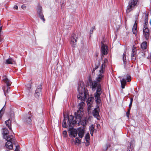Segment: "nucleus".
<instances>
[{
	"instance_id": "52",
	"label": "nucleus",
	"mask_w": 151,
	"mask_h": 151,
	"mask_svg": "<svg viewBox=\"0 0 151 151\" xmlns=\"http://www.w3.org/2000/svg\"><path fill=\"white\" fill-rule=\"evenodd\" d=\"M16 149L17 148V146H16Z\"/></svg>"
},
{
	"instance_id": "36",
	"label": "nucleus",
	"mask_w": 151,
	"mask_h": 151,
	"mask_svg": "<svg viewBox=\"0 0 151 151\" xmlns=\"http://www.w3.org/2000/svg\"><path fill=\"white\" fill-rule=\"evenodd\" d=\"M103 64L102 65L101 68L99 70V74H103V73L104 72V68H103Z\"/></svg>"
},
{
	"instance_id": "47",
	"label": "nucleus",
	"mask_w": 151,
	"mask_h": 151,
	"mask_svg": "<svg viewBox=\"0 0 151 151\" xmlns=\"http://www.w3.org/2000/svg\"><path fill=\"white\" fill-rule=\"evenodd\" d=\"M133 99L132 98H131L130 99V102H131L132 103L133 101Z\"/></svg>"
},
{
	"instance_id": "44",
	"label": "nucleus",
	"mask_w": 151,
	"mask_h": 151,
	"mask_svg": "<svg viewBox=\"0 0 151 151\" xmlns=\"http://www.w3.org/2000/svg\"><path fill=\"white\" fill-rule=\"evenodd\" d=\"M14 7L16 9H18V6L17 5L14 6Z\"/></svg>"
},
{
	"instance_id": "17",
	"label": "nucleus",
	"mask_w": 151,
	"mask_h": 151,
	"mask_svg": "<svg viewBox=\"0 0 151 151\" xmlns=\"http://www.w3.org/2000/svg\"><path fill=\"white\" fill-rule=\"evenodd\" d=\"M91 118L90 117L84 118L81 121V125L83 127L86 126L87 123L89 122V121H90Z\"/></svg>"
},
{
	"instance_id": "32",
	"label": "nucleus",
	"mask_w": 151,
	"mask_h": 151,
	"mask_svg": "<svg viewBox=\"0 0 151 151\" xmlns=\"http://www.w3.org/2000/svg\"><path fill=\"white\" fill-rule=\"evenodd\" d=\"M123 60L124 62V65L125 64H126V54L124 53L123 54Z\"/></svg>"
},
{
	"instance_id": "30",
	"label": "nucleus",
	"mask_w": 151,
	"mask_h": 151,
	"mask_svg": "<svg viewBox=\"0 0 151 151\" xmlns=\"http://www.w3.org/2000/svg\"><path fill=\"white\" fill-rule=\"evenodd\" d=\"M89 129L90 132H94L95 130L94 125L92 124L89 127Z\"/></svg>"
},
{
	"instance_id": "51",
	"label": "nucleus",
	"mask_w": 151,
	"mask_h": 151,
	"mask_svg": "<svg viewBox=\"0 0 151 151\" xmlns=\"http://www.w3.org/2000/svg\"><path fill=\"white\" fill-rule=\"evenodd\" d=\"M118 44L119 45H120V44L119 42H118Z\"/></svg>"
},
{
	"instance_id": "16",
	"label": "nucleus",
	"mask_w": 151,
	"mask_h": 151,
	"mask_svg": "<svg viewBox=\"0 0 151 151\" xmlns=\"http://www.w3.org/2000/svg\"><path fill=\"white\" fill-rule=\"evenodd\" d=\"M69 133L70 135V136L75 137L77 135L78 131L75 129H72L69 132Z\"/></svg>"
},
{
	"instance_id": "14",
	"label": "nucleus",
	"mask_w": 151,
	"mask_h": 151,
	"mask_svg": "<svg viewBox=\"0 0 151 151\" xmlns=\"http://www.w3.org/2000/svg\"><path fill=\"white\" fill-rule=\"evenodd\" d=\"M32 116L31 113L29 112L28 114L24 118V122L26 123H30L32 121L31 118Z\"/></svg>"
},
{
	"instance_id": "22",
	"label": "nucleus",
	"mask_w": 151,
	"mask_h": 151,
	"mask_svg": "<svg viewBox=\"0 0 151 151\" xmlns=\"http://www.w3.org/2000/svg\"><path fill=\"white\" fill-rule=\"evenodd\" d=\"M9 133V131L8 129H4L3 132V137L4 139H6L9 137L10 135L8 134Z\"/></svg>"
},
{
	"instance_id": "11",
	"label": "nucleus",
	"mask_w": 151,
	"mask_h": 151,
	"mask_svg": "<svg viewBox=\"0 0 151 151\" xmlns=\"http://www.w3.org/2000/svg\"><path fill=\"white\" fill-rule=\"evenodd\" d=\"M137 49L136 48H132V52L131 54V59L132 60L135 61L137 55Z\"/></svg>"
},
{
	"instance_id": "45",
	"label": "nucleus",
	"mask_w": 151,
	"mask_h": 151,
	"mask_svg": "<svg viewBox=\"0 0 151 151\" xmlns=\"http://www.w3.org/2000/svg\"><path fill=\"white\" fill-rule=\"evenodd\" d=\"M3 91H4V95H5V96H6V92H5V88H3Z\"/></svg>"
},
{
	"instance_id": "6",
	"label": "nucleus",
	"mask_w": 151,
	"mask_h": 151,
	"mask_svg": "<svg viewBox=\"0 0 151 151\" xmlns=\"http://www.w3.org/2000/svg\"><path fill=\"white\" fill-rule=\"evenodd\" d=\"M78 39V36L75 34H73L70 38V44L73 46H75L77 44V40Z\"/></svg>"
},
{
	"instance_id": "5",
	"label": "nucleus",
	"mask_w": 151,
	"mask_h": 151,
	"mask_svg": "<svg viewBox=\"0 0 151 151\" xmlns=\"http://www.w3.org/2000/svg\"><path fill=\"white\" fill-rule=\"evenodd\" d=\"M147 24H144L143 29V33L146 40H147L149 37V30L147 27Z\"/></svg>"
},
{
	"instance_id": "9",
	"label": "nucleus",
	"mask_w": 151,
	"mask_h": 151,
	"mask_svg": "<svg viewBox=\"0 0 151 151\" xmlns=\"http://www.w3.org/2000/svg\"><path fill=\"white\" fill-rule=\"evenodd\" d=\"M37 13L40 19L42 20L44 22H45V19L44 18V15L42 14V7L40 5H38L37 8Z\"/></svg>"
},
{
	"instance_id": "3",
	"label": "nucleus",
	"mask_w": 151,
	"mask_h": 151,
	"mask_svg": "<svg viewBox=\"0 0 151 151\" xmlns=\"http://www.w3.org/2000/svg\"><path fill=\"white\" fill-rule=\"evenodd\" d=\"M138 0H130L127 8L126 12L129 13L137 6Z\"/></svg>"
},
{
	"instance_id": "27",
	"label": "nucleus",
	"mask_w": 151,
	"mask_h": 151,
	"mask_svg": "<svg viewBox=\"0 0 151 151\" xmlns=\"http://www.w3.org/2000/svg\"><path fill=\"white\" fill-rule=\"evenodd\" d=\"M90 139L89 134L88 133H87L85 136V139L86 140V142L88 143V145H89V140ZM86 146H87V145H86Z\"/></svg>"
},
{
	"instance_id": "40",
	"label": "nucleus",
	"mask_w": 151,
	"mask_h": 151,
	"mask_svg": "<svg viewBox=\"0 0 151 151\" xmlns=\"http://www.w3.org/2000/svg\"><path fill=\"white\" fill-rule=\"evenodd\" d=\"M5 108H4V106L0 111V118L2 117V114H1L2 111L3 112L5 110Z\"/></svg>"
},
{
	"instance_id": "35",
	"label": "nucleus",
	"mask_w": 151,
	"mask_h": 151,
	"mask_svg": "<svg viewBox=\"0 0 151 151\" xmlns=\"http://www.w3.org/2000/svg\"><path fill=\"white\" fill-rule=\"evenodd\" d=\"M101 47H108V46L105 44V42H104L101 41Z\"/></svg>"
},
{
	"instance_id": "20",
	"label": "nucleus",
	"mask_w": 151,
	"mask_h": 151,
	"mask_svg": "<svg viewBox=\"0 0 151 151\" xmlns=\"http://www.w3.org/2000/svg\"><path fill=\"white\" fill-rule=\"evenodd\" d=\"M84 105L85 103L83 101L79 103L78 105L79 110L78 111H80V113L82 112L83 111V106Z\"/></svg>"
},
{
	"instance_id": "10",
	"label": "nucleus",
	"mask_w": 151,
	"mask_h": 151,
	"mask_svg": "<svg viewBox=\"0 0 151 151\" xmlns=\"http://www.w3.org/2000/svg\"><path fill=\"white\" fill-rule=\"evenodd\" d=\"M89 84L90 86L93 91H95L96 89L97 86L98 87V85L100 84L96 80L93 81L92 80L90 81Z\"/></svg>"
},
{
	"instance_id": "24",
	"label": "nucleus",
	"mask_w": 151,
	"mask_h": 151,
	"mask_svg": "<svg viewBox=\"0 0 151 151\" xmlns=\"http://www.w3.org/2000/svg\"><path fill=\"white\" fill-rule=\"evenodd\" d=\"M108 49L107 48H101V51L102 55H106L108 53Z\"/></svg>"
},
{
	"instance_id": "53",
	"label": "nucleus",
	"mask_w": 151,
	"mask_h": 151,
	"mask_svg": "<svg viewBox=\"0 0 151 151\" xmlns=\"http://www.w3.org/2000/svg\"><path fill=\"white\" fill-rule=\"evenodd\" d=\"M10 151L9 150H7V151Z\"/></svg>"
},
{
	"instance_id": "42",
	"label": "nucleus",
	"mask_w": 151,
	"mask_h": 151,
	"mask_svg": "<svg viewBox=\"0 0 151 151\" xmlns=\"http://www.w3.org/2000/svg\"><path fill=\"white\" fill-rule=\"evenodd\" d=\"M21 7L23 9H24L25 8H26V6L24 5H23L22 6H21Z\"/></svg>"
},
{
	"instance_id": "15",
	"label": "nucleus",
	"mask_w": 151,
	"mask_h": 151,
	"mask_svg": "<svg viewBox=\"0 0 151 151\" xmlns=\"http://www.w3.org/2000/svg\"><path fill=\"white\" fill-rule=\"evenodd\" d=\"M3 81L6 84L7 86V88L6 90L7 93L8 90L9 89V86H10L11 85V82L7 78V77L6 76H4L3 77Z\"/></svg>"
},
{
	"instance_id": "8",
	"label": "nucleus",
	"mask_w": 151,
	"mask_h": 151,
	"mask_svg": "<svg viewBox=\"0 0 151 151\" xmlns=\"http://www.w3.org/2000/svg\"><path fill=\"white\" fill-rule=\"evenodd\" d=\"M41 85H39L37 86L35 93V96L37 98H39L41 96Z\"/></svg>"
},
{
	"instance_id": "33",
	"label": "nucleus",
	"mask_w": 151,
	"mask_h": 151,
	"mask_svg": "<svg viewBox=\"0 0 151 151\" xmlns=\"http://www.w3.org/2000/svg\"><path fill=\"white\" fill-rule=\"evenodd\" d=\"M66 120H65V118L63 120V123L62 124V126L63 127L65 128H67V126H66Z\"/></svg>"
},
{
	"instance_id": "29",
	"label": "nucleus",
	"mask_w": 151,
	"mask_h": 151,
	"mask_svg": "<svg viewBox=\"0 0 151 151\" xmlns=\"http://www.w3.org/2000/svg\"><path fill=\"white\" fill-rule=\"evenodd\" d=\"M5 124L9 128V129L11 130V127L10 126V120L9 119L6 120L5 122Z\"/></svg>"
},
{
	"instance_id": "38",
	"label": "nucleus",
	"mask_w": 151,
	"mask_h": 151,
	"mask_svg": "<svg viewBox=\"0 0 151 151\" xmlns=\"http://www.w3.org/2000/svg\"><path fill=\"white\" fill-rule=\"evenodd\" d=\"M127 80L128 82H129L131 80V76L129 75L127 76Z\"/></svg>"
},
{
	"instance_id": "49",
	"label": "nucleus",
	"mask_w": 151,
	"mask_h": 151,
	"mask_svg": "<svg viewBox=\"0 0 151 151\" xmlns=\"http://www.w3.org/2000/svg\"><path fill=\"white\" fill-rule=\"evenodd\" d=\"M94 132H90V134L92 136H93V134Z\"/></svg>"
},
{
	"instance_id": "31",
	"label": "nucleus",
	"mask_w": 151,
	"mask_h": 151,
	"mask_svg": "<svg viewBox=\"0 0 151 151\" xmlns=\"http://www.w3.org/2000/svg\"><path fill=\"white\" fill-rule=\"evenodd\" d=\"M75 143H78L80 144L81 142V139H79L78 138L76 137L75 139Z\"/></svg>"
},
{
	"instance_id": "18",
	"label": "nucleus",
	"mask_w": 151,
	"mask_h": 151,
	"mask_svg": "<svg viewBox=\"0 0 151 151\" xmlns=\"http://www.w3.org/2000/svg\"><path fill=\"white\" fill-rule=\"evenodd\" d=\"M84 130L83 129L80 128L78 129V133L80 138H82L84 134Z\"/></svg>"
},
{
	"instance_id": "2",
	"label": "nucleus",
	"mask_w": 151,
	"mask_h": 151,
	"mask_svg": "<svg viewBox=\"0 0 151 151\" xmlns=\"http://www.w3.org/2000/svg\"><path fill=\"white\" fill-rule=\"evenodd\" d=\"M5 139L7 141L5 145L6 147L9 149H12L13 148V144H15V139L13 137V136L11 135L9 136L8 138Z\"/></svg>"
},
{
	"instance_id": "23",
	"label": "nucleus",
	"mask_w": 151,
	"mask_h": 151,
	"mask_svg": "<svg viewBox=\"0 0 151 151\" xmlns=\"http://www.w3.org/2000/svg\"><path fill=\"white\" fill-rule=\"evenodd\" d=\"M137 21H135L134 26L132 28V32L133 33L136 35L137 34V24L136 23Z\"/></svg>"
},
{
	"instance_id": "21",
	"label": "nucleus",
	"mask_w": 151,
	"mask_h": 151,
	"mask_svg": "<svg viewBox=\"0 0 151 151\" xmlns=\"http://www.w3.org/2000/svg\"><path fill=\"white\" fill-rule=\"evenodd\" d=\"M93 100V98L92 97H89L88 98L87 103L88 106V108H91V105L92 104Z\"/></svg>"
},
{
	"instance_id": "28",
	"label": "nucleus",
	"mask_w": 151,
	"mask_h": 151,
	"mask_svg": "<svg viewBox=\"0 0 151 151\" xmlns=\"http://www.w3.org/2000/svg\"><path fill=\"white\" fill-rule=\"evenodd\" d=\"M14 62V60L12 58H10L6 60L5 63L6 64H12Z\"/></svg>"
},
{
	"instance_id": "54",
	"label": "nucleus",
	"mask_w": 151,
	"mask_h": 151,
	"mask_svg": "<svg viewBox=\"0 0 151 151\" xmlns=\"http://www.w3.org/2000/svg\"><path fill=\"white\" fill-rule=\"evenodd\" d=\"M127 151H128V150Z\"/></svg>"
},
{
	"instance_id": "50",
	"label": "nucleus",
	"mask_w": 151,
	"mask_h": 151,
	"mask_svg": "<svg viewBox=\"0 0 151 151\" xmlns=\"http://www.w3.org/2000/svg\"><path fill=\"white\" fill-rule=\"evenodd\" d=\"M98 68L97 67H96L95 68V69H96Z\"/></svg>"
},
{
	"instance_id": "12",
	"label": "nucleus",
	"mask_w": 151,
	"mask_h": 151,
	"mask_svg": "<svg viewBox=\"0 0 151 151\" xmlns=\"http://www.w3.org/2000/svg\"><path fill=\"white\" fill-rule=\"evenodd\" d=\"M99 106L95 108L93 110V114L94 117L96 118L97 119H99L100 118V116L99 114Z\"/></svg>"
},
{
	"instance_id": "4",
	"label": "nucleus",
	"mask_w": 151,
	"mask_h": 151,
	"mask_svg": "<svg viewBox=\"0 0 151 151\" xmlns=\"http://www.w3.org/2000/svg\"><path fill=\"white\" fill-rule=\"evenodd\" d=\"M101 85L99 84L96 90V92L94 93V97L95 101L97 104H100L101 102L100 96L102 93Z\"/></svg>"
},
{
	"instance_id": "13",
	"label": "nucleus",
	"mask_w": 151,
	"mask_h": 151,
	"mask_svg": "<svg viewBox=\"0 0 151 151\" xmlns=\"http://www.w3.org/2000/svg\"><path fill=\"white\" fill-rule=\"evenodd\" d=\"M82 115L81 113L78 111H77V112L75 113V120L77 121V123L78 122V124H79L81 121Z\"/></svg>"
},
{
	"instance_id": "41",
	"label": "nucleus",
	"mask_w": 151,
	"mask_h": 151,
	"mask_svg": "<svg viewBox=\"0 0 151 151\" xmlns=\"http://www.w3.org/2000/svg\"><path fill=\"white\" fill-rule=\"evenodd\" d=\"M130 114V112L127 111L126 113V115L129 118V115Z\"/></svg>"
},
{
	"instance_id": "19",
	"label": "nucleus",
	"mask_w": 151,
	"mask_h": 151,
	"mask_svg": "<svg viewBox=\"0 0 151 151\" xmlns=\"http://www.w3.org/2000/svg\"><path fill=\"white\" fill-rule=\"evenodd\" d=\"M104 76V74H99L96 77V81L97 82L99 83L103 80Z\"/></svg>"
},
{
	"instance_id": "25",
	"label": "nucleus",
	"mask_w": 151,
	"mask_h": 151,
	"mask_svg": "<svg viewBox=\"0 0 151 151\" xmlns=\"http://www.w3.org/2000/svg\"><path fill=\"white\" fill-rule=\"evenodd\" d=\"M121 87L122 88H124L126 84V81L124 78L120 80Z\"/></svg>"
},
{
	"instance_id": "7",
	"label": "nucleus",
	"mask_w": 151,
	"mask_h": 151,
	"mask_svg": "<svg viewBox=\"0 0 151 151\" xmlns=\"http://www.w3.org/2000/svg\"><path fill=\"white\" fill-rule=\"evenodd\" d=\"M68 121L67 122V124L69 127H72L75 124L77 123V121L73 120V117L71 115H70L68 116Z\"/></svg>"
},
{
	"instance_id": "48",
	"label": "nucleus",
	"mask_w": 151,
	"mask_h": 151,
	"mask_svg": "<svg viewBox=\"0 0 151 151\" xmlns=\"http://www.w3.org/2000/svg\"><path fill=\"white\" fill-rule=\"evenodd\" d=\"M131 107H129V109H128V110L127 111L130 112V110H131Z\"/></svg>"
},
{
	"instance_id": "26",
	"label": "nucleus",
	"mask_w": 151,
	"mask_h": 151,
	"mask_svg": "<svg viewBox=\"0 0 151 151\" xmlns=\"http://www.w3.org/2000/svg\"><path fill=\"white\" fill-rule=\"evenodd\" d=\"M144 14H145V23L144 24H148V13H147L146 12H145L144 13Z\"/></svg>"
},
{
	"instance_id": "1",
	"label": "nucleus",
	"mask_w": 151,
	"mask_h": 151,
	"mask_svg": "<svg viewBox=\"0 0 151 151\" xmlns=\"http://www.w3.org/2000/svg\"><path fill=\"white\" fill-rule=\"evenodd\" d=\"M83 82H81V84H79L78 88L79 94L77 96V98L82 101H85L88 94L87 90L85 88H83Z\"/></svg>"
},
{
	"instance_id": "46",
	"label": "nucleus",
	"mask_w": 151,
	"mask_h": 151,
	"mask_svg": "<svg viewBox=\"0 0 151 151\" xmlns=\"http://www.w3.org/2000/svg\"><path fill=\"white\" fill-rule=\"evenodd\" d=\"M132 103H131V102H130L129 104V107H131L132 106Z\"/></svg>"
},
{
	"instance_id": "37",
	"label": "nucleus",
	"mask_w": 151,
	"mask_h": 151,
	"mask_svg": "<svg viewBox=\"0 0 151 151\" xmlns=\"http://www.w3.org/2000/svg\"><path fill=\"white\" fill-rule=\"evenodd\" d=\"M110 147V145L109 144H107L106 145L105 148L103 149V150L104 151H106L107 150L108 148Z\"/></svg>"
},
{
	"instance_id": "34",
	"label": "nucleus",
	"mask_w": 151,
	"mask_h": 151,
	"mask_svg": "<svg viewBox=\"0 0 151 151\" xmlns=\"http://www.w3.org/2000/svg\"><path fill=\"white\" fill-rule=\"evenodd\" d=\"M147 47V42H144L142 43L141 47Z\"/></svg>"
},
{
	"instance_id": "43",
	"label": "nucleus",
	"mask_w": 151,
	"mask_h": 151,
	"mask_svg": "<svg viewBox=\"0 0 151 151\" xmlns=\"http://www.w3.org/2000/svg\"><path fill=\"white\" fill-rule=\"evenodd\" d=\"M63 134L67 135V132L66 131H64L63 132Z\"/></svg>"
},
{
	"instance_id": "39",
	"label": "nucleus",
	"mask_w": 151,
	"mask_h": 151,
	"mask_svg": "<svg viewBox=\"0 0 151 151\" xmlns=\"http://www.w3.org/2000/svg\"><path fill=\"white\" fill-rule=\"evenodd\" d=\"M95 26H93L91 28L90 32V34H92L93 30L95 29Z\"/></svg>"
}]
</instances>
